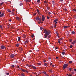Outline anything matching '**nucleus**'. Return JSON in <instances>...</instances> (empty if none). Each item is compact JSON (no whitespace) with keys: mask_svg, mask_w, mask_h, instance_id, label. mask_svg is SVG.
I'll return each instance as SVG.
<instances>
[{"mask_svg":"<svg viewBox=\"0 0 76 76\" xmlns=\"http://www.w3.org/2000/svg\"><path fill=\"white\" fill-rule=\"evenodd\" d=\"M21 37H18V41H20V39Z\"/></svg>","mask_w":76,"mask_h":76,"instance_id":"obj_27","label":"nucleus"},{"mask_svg":"<svg viewBox=\"0 0 76 76\" xmlns=\"http://www.w3.org/2000/svg\"><path fill=\"white\" fill-rule=\"evenodd\" d=\"M21 76H25V75L24 74V73H23L22 74H21Z\"/></svg>","mask_w":76,"mask_h":76,"instance_id":"obj_36","label":"nucleus"},{"mask_svg":"<svg viewBox=\"0 0 76 76\" xmlns=\"http://www.w3.org/2000/svg\"><path fill=\"white\" fill-rule=\"evenodd\" d=\"M47 63H45V64L44 65L45 66H47Z\"/></svg>","mask_w":76,"mask_h":76,"instance_id":"obj_47","label":"nucleus"},{"mask_svg":"<svg viewBox=\"0 0 76 76\" xmlns=\"http://www.w3.org/2000/svg\"><path fill=\"white\" fill-rule=\"evenodd\" d=\"M18 70H22V69L21 68H20L18 69Z\"/></svg>","mask_w":76,"mask_h":76,"instance_id":"obj_26","label":"nucleus"},{"mask_svg":"<svg viewBox=\"0 0 76 76\" xmlns=\"http://www.w3.org/2000/svg\"><path fill=\"white\" fill-rule=\"evenodd\" d=\"M43 73H44V74H45H45H47L46 73V72H43Z\"/></svg>","mask_w":76,"mask_h":76,"instance_id":"obj_34","label":"nucleus"},{"mask_svg":"<svg viewBox=\"0 0 76 76\" xmlns=\"http://www.w3.org/2000/svg\"><path fill=\"white\" fill-rule=\"evenodd\" d=\"M22 5H23V3H22V2H21V3H20L19 5L20 6H22Z\"/></svg>","mask_w":76,"mask_h":76,"instance_id":"obj_14","label":"nucleus"},{"mask_svg":"<svg viewBox=\"0 0 76 76\" xmlns=\"http://www.w3.org/2000/svg\"><path fill=\"white\" fill-rule=\"evenodd\" d=\"M37 64L38 65H39V66H41V64L39 63H38Z\"/></svg>","mask_w":76,"mask_h":76,"instance_id":"obj_25","label":"nucleus"},{"mask_svg":"<svg viewBox=\"0 0 76 76\" xmlns=\"http://www.w3.org/2000/svg\"><path fill=\"white\" fill-rule=\"evenodd\" d=\"M37 13L38 14H39V10L38 9H37Z\"/></svg>","mask_w":76,"mask_h":76,"instance_id":"obj_15","label":"nucleus"},{"mask_svg":"<svg viewBox=\"0 0 76 76\" xmlns=\"http://www.w3.org/2000/svg\"><path fill=\"white\" fill-rule=\"evenodd\" d=\"M68 64H64V65L63 66V68L64 70V69H66V68L67 66H68Z\"/></svg>","mask_w":76,"mask_h":76,"instance_id":"obj_2","label":"nucleus"},{"mask_svg":"<svg viewBox=\"0 0 76 76\" xmlns=\"http://www.w3.org/2000/svg\"><path fill=\"white\" fill-rule=\"evenodd\" d=\"M16 46L17 47H18L19 46V44H17L16 45Z\"/></svg>","mask_w":76,"mask_h":76,"instance_id":"obj_24","label":"nucleus"},{"mask_svg":"<svg viewBox=\"0 0 76 76\" xmlns=\"http://www.w3.org/2000/svg\"><path fill=\"white\" fill-rule=\"evenodd\" d=\"M7 11L8 12H11V11H10V10H7Z\"/></svg>","mask_w":76,"mask_h":76,"instance_id":"obj_38","label":"nucleus"},{"mask_svg":"<svg viewBox=\"0 0 76 76\" xmlns=\"http://www.w3.org/2000/svg\"><path fill=\"white\" fill-rule=\"evenodd\" d=\"M0 28H1V29H3V26L1 25H0Z\"/></svg>","mask_w":76,"mask_h":76,"instance_id":"obj_22","label":"nucleus"},{"mask_svg":"<svg viewBox=\"0 0 76 76\" xmlns=\"http://www.w3.org/2000/svg\"><path fill=\"white\" fill-rule=\"evenodd\" d=\"M45 12L46 13H48V10H45Z\"/></svg>","mask_w":76,"mask_h":76,"instance_id":"obj_35","label":"nucleus"},{"mask_svg":"<svg viewBox=\"0 0 76 76\" xmlns=\"http://www.w3.org/2000/svg\"><path fill=\"white\" fill-rule=\"evenodd\" d=\"M26 73H28V71L27 70H26Z\"/></svg>","mask_w":76,"mask_h":76,"instance_id":"obj_53","label":"nucleus"},{"mask_svg":"<svg viewBox=\"0 0 76 76\" xmlns=\"http://www.w3.org/2000/svg\"><path fill=\"white\" fill-rule=\"evenodd\" d=\"M11 67H15V66L14 65H12L11 66Z\"/></svg>","mask_w":76,"mask_h":76,"instance_id":"obj_45","label":"nucleus"},{"mask_svg":"<svg viewBox=\"0 0 76 76\" xmlns=\"http://www.w3.org/2000/svg\"><path fill=\"white\" fill-rule=\"evenodd\" d=\"M70 48H72L73 47V46H72V45H70L69 46Z\"/></svg>","mask_w":76,"mask_h":76,"instance_id":"obj_40","label":"nucleus"},{"mask_svg":"<svg viewBox=\"0 0 76 76\" xmlns=\"http://www.w3.org/2000/svg\"><path fill=\"white\" fill-rule=\"evenodd\" d=\"M17 67H18V69H19V67H19V66H18Z\"/></svg>","mask_w":76,"mask_h":76,"instance_id":"obj_62","label":"nucleus"},{"mask_svg":"<svg viewBox=\"0 0 76 76\" xmlns=\"http://www.w3.org/2000/svg\"><path fill=\"white\" fill-rule=\"evenodd\" d=\"M47 9H48H48H50V8L49 7H47Z\"/></svg>","mask_w":76,"mask_h":76,"instance_id":"obj_52","label":"nucleus"},{"mask_svg":"<svg viewBox=\"0 0 76 76\" xmlns=\"http://www.w3.org/2000/svg\"><path fill=\"white\" fill-rule=\"evenodd\" d=\"M58 43L59 44H60V43H61V42H60V39H58Z\"/></svg>","mask_w":76,"mask_h":76,"instance_id":"obj_18","label":"nucleus"},{"mask_svg":"<svg viewBox=\"0 0 76 76\" xmlns=\"http://www.w3.org/2000/svg\"><path fill=\"white\" fill-rule=\"evenodd\" d=\"M52 3H54V1H52Z\"/></svg>","mask_w":76,"mask_h":76,"instance_id":"obj_61","label":"nucleus"},{"mask_svg":"<svg viewBox=\"0 0 76 76\" xmlns=\"http://www.w3.org/2000/svg\"><path fill=\"white\" fill-rule=\"evenodd\" d=\"M44 32L45 34L44 35L45 38H47V37H48V35H49L50 34V32L49 31H47L46 29L44 30Z\"/></svg>","mask_w":76,"mask_h":76,"instance_id":"obj_1","label":"nucleus"},{"mask_svg":"<svg viewBox=\"0 0 76 76\" xmlns=\"http://www.w3.org/2000/svg\"><path fill=\"white\" fill-rule=\"evenodd\" d=\"M34 16H35L36 15H37V14L36 13H35L34 14Z\"/></svg>","mask_w":76,"mask_h":76,"instance_id":"obj_56","label":"nucleus"},{"mask_svg":"<svg viewBox=\"0 0 76 76\" xmlns=\"http://www.w3.org/2000/svg\"><path fill=\"white\" fill-rule=\"evenodd\" d=\"M69 27H70V26H64L63 27L64 29H67Z\"/></svg>","mask_w":76,"mask_h":76,"instance_id":"obj_5","label":"nucleus"},{"mask_svg":"<svg viewBox=\"0 0 76 76\" xmlns=\"http://www.w3.org/2000/svg\"><path fill=\"white\" fill-rule=\"evenodd\" d=\"M72 68H69V71H72Z\"/></svg>","mask_w":76,"mask_h":76,"instance_id":"obj_23","label":"nucleus"},{"mask_svg":"<svg viewBox=\"0 0 76 76\" xmlns=\"http://www.w3.org/2000/svg\"><path fill=\"white\" fill-rule=\"evenodd\" d=\"M50 65L51 66V65H52V64H53V63H50Z\"/></svg>","mask_w":76,"mask_h":76,"instance_id":"obj_63","label":"nucleus"},{"mask_svg":"<svg viewBox=\"0 0 76 76\" xmlns=\"http://www.w3.org/2000/svg\"><path fill=\"white\" fill-rule=\"evenodd\" d=\"M21 51H23V48H21Z\"/></svg>","mask_w":76,"mask_h":76,"instance_id":"obj_55","label":"nucleus"},{"mask_svg":"<svg viewBox=\"0 0 76 76\" xmlns=\"http://www.w3.org/2000/svg\"><path fill=\"white\" fill-rule=\"evenodd\" d=\"M34 35H33L31 36V37L32 38H34Z\"/></svg>","mask_w":76,"mask_h":76,"instance_id":"obj_48","label":"nucleus"},{"mask_svg":"<svg viewBox=\"0 0 76 76\" xmlns=\"http://www.w3.org/2000/svg\"><path fill=\"white\" fill-rule=\"evenodd\" d=\"M44 3L47 4V2L46 1H44Z\"/></svg>","mask_w":76,"mask_h":76,"instance_id":"obj_60","label":"nucleus"},{"mask_svg":"<svg viewBox=\"0 0 76 76\" xmlns=\"http://www.w3.org/2000/svg\"><path fill=\"white\" fill-rule=\"evenodd\" d=\"M25 43H28V42H29V40H26L25 41Z\"/></svg>","mask_w":76,"mask_h":76,"instance_id":"obj_11","label":"nucleus"},{"mask_svg":"<svg viewBox=\"0 0 76 76\" xmlns=\"http://www.w3.org/2000/svg\"><path fill=\"white\" fill-rule=\"evenodd\" d=\"M16 20H19V19H20V20L21 19H20V18H19V17H16Z\"/></svg>","mask_w":76,"mask_h":76,"instance_id":"obj_9","label":"nucleus"},{"mask_svg":"<svg viewBox=\"0 0 76 76\" xmlns=\"http://www.w3.org/2000/svg\"><path fill=\"white\" fill-rule=\"evenodd\" d=\"M40 29L41 30H42V29H43V28L42 27H40Z\"/></svg>","mask_w":76,"mask_h":76,"instance_id":"obj_44","label":"nucleus"},{"mask_svg":"<svg viewBox=\"0 0 76 76\" xmlns=\"http://www.w3.org/2000/svg\"><path fill=\"white\" fill-rule=\"evenodd\" d=\"M69 63L70 64H71V63H73V62L72 61H69Z\"/></svg>","mask_w":76,"mask_h":76,"instance_id":"obj_19","label":"nucleus"},{"mask_svg":"<svg viewBox=\"0 0 76 76\" xmlns=\"http://www.w3.org/2000/svg\"><path fill=\"white\" fill-rule=\"evenodd\" d=\"M47 18L48 19H50V17L48 16H47Z\"/></svg>","mask_w":76,"mask_h":76,"instance_id":"obj_49","label":"nucleus"},{"mask_svg":"<svg viewBox=\"0 0 76 76\" xmlns=\"http://www.w3.org/2000/svg\"><path fill=\"white\" fill-rule=\"evenodd\" d=\"M0 47L1 49H2L3 50L4 49V48H5V46H4V45H2Z\"/></svg>","mask_w":76,"mask_h":76,"instance_id":"obj_6","label":"nucleus"},{"mask_svg":"<svg viewBox=\"0 0 76 76\" xmlns=\"http://www.w3.org/2000/svg\"><path fill=\"white\" fill-rule=\"evenodd\" d=\"M76 43V39L74 41L72 42V44H75Z\"/></svg>","mask_w":76,"mask_h":76,"instance_id":"obj_10","label":"nucleus"},{"mask_svg":"<svg viewBox=\"0 0 76 76\" xmlns=\"http://www.w3.org/2000/svg\"><path fill=\"white\" fill-rule=\"evenodd\" d=\"M58 48L56 47L55 49V50H56V49H58Z\"/></svg>","mask_w":76,"mask_h":76,"instance_id":"obj_59","label":"nucleus"},{"mask_svg":"<svg viewBox=\"0 0 76 76\" xmlns=\"http://www.w3.org/2000/svg\"><path fill=\"white\" fill-rule=\"evenodd\" d=\"M57 21H58V19H56L54 20V22H56Z\"/></svg>","mask_w":76,"mask_h":76,"instance_id":"obj_17","label":"nucleus"},{"mask_svg":"<svg viewBox=\"0 0 76 76\" xmlns=\"http://www.w3.org/2000/svg\"><path fill=\"white\" fill-rule=\"evenodd\" d=\"M76 9H74L73 10V11H74V12H75V11H76Z\"/></svg>","mask_w":76,"mask_h":76,"instance_id":"obj_37","label":"nucleus"},{"mask_svg":"<svg viewBox=\"0 0 76 76\" xmlns=\"http://www.w3.org/2000/svg\"><path fill=\"white\" fill-rule=\"evenodd\" d=\"M45 17L44 16V15H42V21H44V20H45Z\"/></svg>","mask_w":76,"mask_h":76,"instance_id":"obj_7","label":"nucleus"},{"mask_svg":"<svg viewBox=\"0 0 76 76\" xmlns=\"http://www.w3.org/2000/svg\"><path fill=\"white\" fill-rule=\"evenodd\" d=\"M50 38V36H49L48 38L47 37V38H47V39H48V38Z\"/></svg>","mask_w":76,"mask_h":76,"instance_id":"obj_31","label":"nucleus"},{"mask_svg":"<svg viewBox=\"0 0 76 76\" xmlns=\"http://www.w3.org/2000/svg\"><path fill=\"white\" fill-rule=\"evenodd\" d=\"M31 68H33L34 69H36V67L35 66H33V65H32L31 66Z\"/></svg>","mask_w":76,"mask_h":76,"instance_id":"obj_8","label":"nucleus"},{"mask_svg":"<svg viewBox=\"0 0 76 76\" xmlns=\"http://www.w3.org/2000/svg\"><path fill=\"white\" fill-rule=\"evenodd\" d=\"M48 59H49V60H51V57H49L48 58Z\"/></svg>","mask_w":76,"mask_h":76,"instance_id":"obj_57","label":"nucleus"},{"mask_svg":"<svg viewBox=\"0 0 76 76\" xmlns=\"http://www.w3.org/2000/svg\"><path fill=\"white\" fill-rule=\"evenodd\" d=\"M56 25H55V26L54 27L55 28H56Z\"/></svg>","mask_w":76,"mask_h":76,"instance_id":"obj_58","label":"nucleus"},{"mask_svg":"<svg viewBox=\"0 0 76 76\" xmlns=\"http://www.w3.org/2000/svg\"><path fill=\"white\" fill-rule=\"evenodd\" d=\"M4 12H2L1 14V12H0V18H1V17H3V16H4Z\"/></svg>","mask_w":76,"mask_h":76,"instance_id":"obj_3","label":"nucleus"},{"mask_svg":"<svg viewBox=\"0 0 76 76\" xmlns=\"http://www.w3.org/2000/svg\"><path fill=\"white\" fill-rule=\"evenodd\" d=\"M11 13L12 15H15V13H14L12 12Z\"/></svg>","mask_w":76,"mask_h":76,"instance_id":"obj_43","label":"nucleus"},{"mask_svg":"<svg viewBox=\"0 0 76 76\" xmlns=\"http://www.w3.org/2000/svg\"><path fill=\"white\" fill-rule=\"evenodd\" d=\"M26 66H28V67H31V66L29 65L28 64H27L26 65Z\"/></svg>","mask_w":76,"mask_h":76,"instance_id":"obj_13","label":"nucleus"},{"mask_svg":"<svg viewBox=\"0 0 76 76\" xmlns=\"http://www.w3.org/2000/svg\"><path fill=\"white\" fill-rule=\"evenodd\" d=\"M7 26L8 28H9V27H10V24H8L7 25Z\"/></svg>","mask_w":76,"mask_h":76,"instance_id":"obj_30","label":"nucleus"},{"mask_svg":"<svg viewBox=\"0 0 76 76\" xmlns=\"http://www.w3.org/2000/svg\"><path fill=\"white\" fill-rule=\"evenodd\" d=\"M72 34H75V32L73 31L72 32Z\"/></svg>","mask_w":76,"mask_h":76,"instance_id":"obj_28","label":"nucleus"},{"mask_svg":"<svg viewBox=\"0 0 76 76\" xmlns=\"http://www.w3.org/2000/svg\"><path fill=\"white\" fill-rule=\"evenodd\" d=\"M69 41H70V42H72V39H69Z\"/></svg>","mask_w":76,"mask_h":76,"instance_id":"obj_33","label":"nucleus"},{"mask_svg":"<svg viewBox=\"0 0 76 76\" xmlns=\"http://www.w3.org/2000/svg\"><path fill=\"white\" fill-rule=\"evenodd\" d=\"M45 76H49L47 74H45Z\"/></svg>","mask_w":76,"mask_h":76,"instance_id":"obj_46","label":"nucleus"},{"mask_svg":"<svg viewBox=\"0 0 76 76\" xmlns=\"http://www.w3.org/2000/svg\"><path fill=\"white\" fill-rule=\"evenodd\" d=\"M6 75H9V73H7L6 74Z\"/></svg>","mask_w":76,"mask_h":76,"instance_id":"obj_51","label":"nucleus"},{"mask_svg":"<svg viewBox=\"0 0 76 76\" xmlns=\"http://www.w3.org/2000/svg\"><path fill=\"white\" fill-rule=\"evenodd\" d=\"M15 56L14 54H12L10 56V57L11 58H14V57H15Z\"/></svg>","mask_w":76,"mask_h":76,"instance_id":"obj_4","label":"nucleus"},{"mask_svg":"<svg viewBox=\"0 0 76 76\" xmlns=\"http://www.w3.org/2000/svg\"><path fill=\"white\" fill-rule=\"evenodd\" d=\"M22 71H23V72H25L26 71V70L22 69Z\"/></svg>","mask_w":76,"mask_h":76,"instance_id":"obj_20","label":"nucleus"},{"mask_svg":"<svg viewBox=\"0 0 76 76\" xmlns=\"http://www.w3.org/2000/svg\"><path fill=\"white\" fill-rule=\"evenodd\" d=\"M39 2H40V0H38L37 1V2L39 3Z\"/></svg>","mask_w":76,"mask_h":76,"instance_id":"obj_41","label":"nucleus"},{"mask_svg":"<svg viewBox=\"0 0 76 76\" xmlns=\"http://www.w3.org/2000/svg\"><path fill=\"white\" fill-rule=\"evenodd\" d=\"M52 71L53 70L51 69L50 70H49V72H52Z\"/></svg>","mask_w":76,"mask_h":76,"instance_id":"obj_32","label":"nucleus"},{"mask_svg":"<svg viewBox=\"0 0 76 76\" xmlns=\"http://www.w3.org/2000/svg\"><path fill=\"white\" fill-rule=\"evenodd\" d=\"M62 54H63V55H64L65 54V52H63L61 53Z\"/></svg>","mask_w":76,"mask_h":76,"instance_id":"obj_21","label":"nucleus"},{"mask_svg":"<svg viewBox=\"0 0 76 76\" xmlns=\"http://www.w3.org/2000/svg\"><path fill=\"white\" fill-rule=\"evenodd\" d=\"M4 2H2V3H0V6H1V5H3V4H4Z\"/></svg>","mask_w":76,"mask_h":76,"instance_id":"obj_16","label":"nucleus"},{"mask_svg":"<svg viewBox=\"0 0 76 76\" xmlns=\"http://www.w3.org/2000/svg\"><path fill=\"white\" fill-rule=\"evenodd\" d=\"M69 76H72V75H69Z\"/></svg>","mask_w":76,"mask_h":76,"instance_id":"obj_64","label":"nucleus"},{"mask_svg":"<svg viewBox=\"0 0 76 76\" xmlns=\"http://www.w3.org/2000/svg\"><path fill=\"white\" fill-rule=\"evenodd\" d=\"M48 13L49 14V15H51V13L50 12H48Z\"/></svg>","mask_w":76,"mask_h":76,"instance_id":"obj_39","label":"nucleus"},{"mask_svg":"<svg viewBox=\"0 0 76 76\" xmlns=\"http://www.w3.org/2000/svg\"><path fill=\"white\" fill-rule=\"evenodd\" d=\"M39 19V17H36V20H38Z\"/></svg>","mask_w":76,"mask_h":76,"instance_id":"obj_12","label":"nucleus"},{"mask_svg":"<svg viewBox=\"0 0 76 76\" xmlns=\"http://www.w3.org/2000/svg\"><path fill=\"white\" fill-rule=\"evenodd\" d=\"M24 1H26V2H28V0H25Z\"/></svg>","mask_w":76,"mask_h":76,"instance_id":"obj_54","label":"nucleus"},{"mask_svg":"<svg viewBox=\"0 0 76 76\" xmlns=\"http://www.w3.org/2000/svg\"><path fill=\"white\" fill-rule=\"evenodd\" d=\"M56 34L57 35V36H58V38H59V36H58V33L57 32H56Z\"/></svg>","mask_w":76,"mask_h":76,"instance_id":"obj_29","label":"nucleus"},{"mask_svg":"<svg viewBox=\"0 0 76 76\" xmlns=\"http://www.w3.org/2000/svg\"><path fill=\"white\" fill-rule=\"evenodd\" d=\"M57 23V22H56L55 24V25H56Z\"/></svg>","mask_w":76,"mask_h":76,"instance_id":"obj_50","label":"nucleus"},{"mask_svg":"<svg viewBox=\"0 0 76 76\" xmlns=\"http://www.w3.org/2000/svg\"><path fill=\"white\" fill-rule=\"evenodd\" d=\"M64 10H65V11H67V9H66V8H65L64 9Z\"/></svg>","mask_w":76,"mask_h":76,"instance_id":"obj_42","label":"nucleus"}]
</instances>
